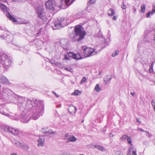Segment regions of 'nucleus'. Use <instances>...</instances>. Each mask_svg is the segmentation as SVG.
Listing matches in <instances>:
<instances>
[{"instance_id":"obj_1","label":"nucleus","mask_w":155,"mask_h":155,"mask_svg":"<svg viewBox=\"0 0 155 155\" xmlns=\"http://www.w3.org/2000/svg\"><path fill=\"white\" fill-rule=\"evenodd\" d=\"M25 110L28 109L30 113L31 119L36 120L38 119L43 112L44 105L41 101L37 100L34 101H31V103H27Z\"/></svg>"},{"instance_id":"obj_2","label":"nucleus","mask_w":155,"mask_h":155,"mask_svg":"<svg viewBox=\"0 0 155 155\" xmlns=\"http://www.w3.org/2000/svg\"><path fill=\"white\" fill-rule=\"evenodd\" d=\"M9 101L17 104L20 108H26L27 106V103H31V100L29 99L25 100L24 97H19L15 94H13L8 95Z\"/></svg>"},{"instance_id":"obj_3","label":"nucleus","mask_w":155,"mask_h":155,"mask_svg":"<svg viewBox=\"0 0 155 155\" xmlns=\"http://www.w3.org/2000/svg\"><path fill=\"white\" fill-rule=\"evenodd\" d=\"M74 36L72 38L73 41L78 42L83 40L86 34L85 31H83V28L81 25H77L74 28Z\"/></svg>"},{"instance_id":"obj_4","label":"nucleus","mask_w":155,"mask_h":155,"mask_svg":"<svg viewBox=\"0 0 155 155\" xmlns=\"http://www.w3.org/2000/svg\"><path fill=\"white\" fill-rule=\"evenodd\" d=\"M35 10L38 18L43 21H45L47 19L44 12V6L40 5L35 7Z\"/></svg>"},{"instance_id":"obj_5","label":"nucleus","mask_w":155,"mask_h":155,"mask_svg":"<svg viewBox=\"0 0 155 155\" xmlns=\"http://www.w3.org/2000/svg\"><path fill=\"white\" fill-rule=\"evenodd\" d=\"M82 50L83 51V53L84 57L87 58L96 53L95 50L91 48L87 47L85 46L82 47Z\"/></svg>"},{"instance_id":"obj_6","label":"nucleus","mask_w":155,"mask_h":155,"mask_svg":"<svg viewBox=\"0 0 155 155\" xmlns=\"http://www.w3.org/2000/svg\"><path fill=\"white\" fill-rule=\"evenodd\" d=\"M1 61L4 67L6 68H8L12 63V61L8 59L7 55L4 54H1Z\"/></svg>"},{"instance_id":"obj_7","label":"nucleus","mask_w":155,"mask_h":155,"mask_svg":"<svg viewBox=\"0 0 155 155\" xmlns=\"http://www.w3.org/2000/svg\"><path fill=\"white\" fill-rule=\"evenodd\" d=\"M26 112H23L20 116V120L21 121L24 123H28L31 119L30 115L31 113L28 109Z\"/></svg>"},{"instance_id":"obj_8","label":"nucleus","mask_w":155,"mask_h":155,"mask_svg":"<svg viewBox=\"0 0 155 155\" xmlns=\"http://www.w3.org/2000/svg\"><path fill=\"white\" fill-rule=\"evenodd\" d=\"M64 18L61 17L58 18L57 20L54 23L52 24V26L53 30H56L58 29H60L63 26L61 23L64 21Z\"/></svg>"},{"instance_id":"obj_9","label":"nucleus","mask_w":155,"mask_h":155,"mask_svg":"<svg viewBox=\"0 0 155 155\" xmlns=\"http://www.w3.org/2000/svg\"><path fill=\"white\" fill-rule=\"evenodd\" d=\"M74 2V0H61V5H59V7L62 9H65L71 4Z\"/></svg>"},{"instance_id":"obj_10","label":"nucleus","mask_w":155,"mask_h":155,"mask_svg":"<svg viewBox=\"0 0 155 155\" xmlns=\"http://www.w3.org/2000/svg\"><path fill=\"white\" fill-rule=\"evenodd\" d=\"M10 130V133H12L15 136L18 135L19 137H21L20 134H22V133L18 129L11 127Z\"/></svg>"},{"instance_id":"obj_11","label":"nucleus","mask_w":155,"mask_h":155,"mask_svg":"<svg viewBox=\"0 0 155 155\" xmlns=\"http://www.w3.org/2000/svg\"><path fill=\"white\" fill-rule=\"evenodd\" d=\"M68 54L69 57H71L74 59L76 60L81 59L84 58V57H82L81 56L80 54L79 53L76 54L73 52H70L68 53Z\"/></svg>"},{"instance_id":"obj_12","label":"nucleus","mask_w":155,"mask_h":155,"mask_svg":"<svg viewBox=\"0 0 155 155\" xmlns=\"http://www.w3.org/2000/svg\"><path fill=\"white\" fill-rule=\"evenodd\" d=\"M41 131L44 134L49 133L53 134L57 133L56 132L54 131L50 128L48 127H43L41 129Z\"/></svg>"},{"instance_id":"obj_13","label":"nucleus","mask_w":155,"mask_h":155,"mask_svg":"<svg viewBox=\"0 0 155 155\" xmlns=\"http://www.w3.org/2000/svg\"><path fill=\"white\" fill-rule=\"evenodd\" d=\"M45 6L47 9L50 10H53L54 9V2L52 0H48L46 3Z\"/></svg>"},{"instance_id":"obj_14","label":"nucleus","mask_w":155,"mask_h":155,"mask_svg":"<svg viewBox=\"0 0 155 155\" xmlns=\"http://www.w3.org/2000/svg\"><path fill=\"white\" fill-rule=\"evenodd\" d=\"M61 46L63 48L67 49L69 44L68 40L67 39H61L60 41Z\"/></svg>"},{"instance_id":"obj_15","label":"nucleus","mask_w":155,"mask_h":155,"mask_svg":"<svg viewBox=\"0 0 155 155\" xmlns=\"http://www.w3.org/2000/svg\"><path fill=\"white\" fill-rule=\"evenodd\" d=\"M127 155H137L136 150H134V148L132 146H130L129 148Z\"/></svg>"},{"instance_id":"obj_16","label":"nucleus","mask_w":155,"mask_h":155,"mask_svg":"<svg viewBox=\"0 0 155 155\" xmlns=\"http://www.w3.org/2000/svg\"><path fill=\"white\" fill-rule=\"evenodd\" d=\"M44 141L45 138L43 137H39L38 140V146H43Z\"/></svg>"},{"instance_id":"obj_17","label":"nucleus","mask_w":155,"mask_h":155,"mask_svg":"<svg viewBox=\"0 0 155 155\" xmlns=\"http://www.w3.org/2000/svg\"><path fill=\"white\" fill-rule=\"evenodd\" d=\"M68 110L71 114L75 113L77 110L76 108L73 105H71L68 108Z\"/></svg>"},{"instance_id":"obj_18","label":"nucleus","mask_w":155,"mask_h":155,"mask_svg":"<svg viewBox=\"0 0 155 155\" xmlns=\"http://www.w3.org/2000/svg\"><path fill=\"white\" fill-rule=\"evenodd\" d=\"M8 79L5 77L2 76L0 77V83L5 84L8 83Z\"/></svg>"},{"instance_id":"obj_19","label":"nucleus","mask_w":155,"mask_h":155,"mask_svg":"<svg viewBox=\"0 0 155 155\" xmlns=\"http://www.w3.org/2000/svg\"><path fill=\"white\" fill-rule=\"evenodd\" d=\"M13 144L15 145L16 147L20 148L22 146V143L19 141L14 140L12 141Z\"/></svg>"},{"instance_id":"obj_20","label":"nucleus","mask_w":155,"mask_h":155,"mask_svg":"<svg viewBox=\"0 0 155 155\" xmlns=\"http://www.w3.org/2000/svg\"><path fill=\"white\" fill-rule=\"evenodd\" d=\"M77 140V138L74 136H71L66 141V143H68L69 142H74Z\"/></svg>"},{"instance_id":"obj_21","label":"nucleus","mask_w":155,"mask_h":155,"mask_svg":"<svg viewBox=\"0 0 155 155\" xmlns=\"http://www.w3.org/2000/svg\"><path fill=\"white\" fill-rule=\"evenodd\" d=\"M112 78L111 76L110 75L106 76L104 78V83L105 84H107L108 82H109Z\"/></svg>"},{"instance_id":"obj_22","label":"nucleus","mask_w":155,"mask_h":155,"mask_svg":"<svg viewBox=\"0 0 155 155\" xmlns=\"http://www.w3.org/2000/svg\"><path fill=\"white\" fill-rule=\"evenodd\" d=\"M6 15L10 20L12 21L13 22H15L17 21L16 19L11 15L9 12H7Z\"/></svg>"},{"instance_id":"obj_23","label":"nucleus","mask_w":155,"mask_h":155,"mask_svg":"<svg viewBox=\"0 0 155 155\" xmlns=\"http://www.w3.org/2000/svg\"><path fill=\"white\" fill-rule=\"evenodd\" d=\"M0 8L6 14H7V12H9L7 10V7L3 4L0 5Z\"/></svg>"},{"instance_id":"obj_24","label":"nucleus","mask_w":155,"mask_h":155,"mask_svg":"<svg viewBox=\"0 0 155 155\" xmlns=\"http://www.w3.org/2000/svg\"><path fill=\"white\" fill-rule=\"evenodd\" d=\"M94 147L96 149H98L101 151H106V149L101 146L98 145H95L94 146Z\"/></svg>"},{"instance_id":"obj_25","label":"nucleus","mask_w":155,"mask_h":155,"mask_svg":"<svg viewBox=\"0 0 155 155\" xmlns=\"http://www.w3.org/2000/svg\"><path fill=\"white\" fill-rule=\"evenodd\" d=\"M145 34L143 36V38L142 40V42L143 43L145 42H149L148 40L147 34H146V32L145 31Z\"/></svg>"},{"instance_id":"obj_26","label":"nucleus","mask_w":155,"mask_h":155,"mask_svg":"<svg viewBox=\"0 0 155 155\" xmlns=\"http://www.w3.org/2000/svg\"><path fill=\"white\" fill-rule=\"evenodd\" d=\"M11 128V127L7 126H4L2 127V129L5 131L8 132L10 133Z\"/></svg>"},{"instance_id":"obj_27","label":"nucleus","mask_w":155,"mask_h":155,"mask_svg":"<svg viewBox=\"0 0 155 155\" xmlns=\"http://www.w3.org/2000/svg\"><path fill=\"white\" fill-rule=\"evenodd\" d=\"M115 12L114 10L113 9L110 8L108 12V15L110 16H112L114 15H115Z\"/></svg>"},{"instance_id":"obj_28","label":"nucleus","mask_w":155,"mask_h":155,"mask_svg":"<svg viewBox=\"0 0 155 155\" xmlns=\"http://www.w3.org/2000/svg\"><path fill=\"white\" fill-rule=\"evenodd\" d=\"M21 145L22 146L20 148H21L25 150H28L29 147L28 146L27 144L25 143H22Z\"/></svg>"},{"instance_id":"obj_29","label":"nucleus","mask_w":155,"mask_h":155,"mask_svg":"<svg viewBox=\"0 0 155 155\" xmlns=\"http://www.w3.org/2000/svg\"><path fill=\"white\" fill-rule=\"evenodd\" d=\"M94 90L97 92H99L101 90V89L99 85L98 84H97L94 88Z\"/></svg>"},{"instance_id":"obj_30","label":"nucleus","mask_w":155,"mask_h":155,"mask_svg":"<svg viewBox=\"0 0 155 155\" xmlns=\"http://www.w3.org/2000/svg\"><path fill=\"white\" fill-rule=\"evenodd\" d=\"M146 8V5L144 4H142L141 6V11L143 13L145 12Z\"/></svg>"},{"instance_id":"obj_31","label":"nucleus","mask_w":155,"mask_h":155,"mask_svg":"<svg viewBox=\"0 0 155 155\" xmlns=\"http://www.w3.org/2000/svg\"><path fill=\"white\" fill-rule=\"evenodd\" d=\"M64 70H67V71L71 73H73V69L72 68H66L65 67L64 68Z\"/></svg>"},{"instance_id":"obj_32","label":"nucleus","mask_w":155,"mask_h":155,"mask_svg":"<svg viewBox=\"0 0 155 155\" xmlns=\"http://www.w3.org/2000/svg\"><path fill=\"white\" fill-rule=\"evenodd\" d=\"M80 94V91L78 90H76L72 93V94L73 95H78Z\"/></svg>"},{"instance_id":"obj_33","label":"nucleus","mask_w":155,"mask_h":155,"mask_svg":"<svg viewBox=\"0 0 155 155\" xmlns=\"http://www.w3.org/2000/svg\"><path fill=\"white\" fill-rule=\"evenodd\" d=\"M0 113H1V114H3L4 115H5L6 116H7L8 117H9L10 118H12L11 116L10 115H9V114H8L7 113H6L2 111H1V112H0Z\"/></svg>"},{"instance_id":"obj_34","label":"nucleus","mask_w":155,"mask_h":155,"mask_svg":"<svg viewBox=\"0 0 155 155\" xmlns=\"http://www.w3.org/2000/svg\"><path fill=\"white\" fill-rule=\"evenodd\" d=\"M129 136H127V135H123L122 138H121V140L122 141H124V140H127L128 138V137H129Z\"/></svg>"},{"instance_id":"obj_35","label":"nucleus","mask_w":155,"mask_h":155,"mask_svg":"<svg viewBox=\"0 0 155 155\" xmlns=\"http://www.w3.org/2000/svg\"><path fill=\"white\" fill-rule=\"evenodd\" d=\"M127 141L128 144H130L131 146L132 145L131 143V138L130 137H128V138L127 139Z\"/></svg>"},{"instance_id":"obj_36","label":"nucleus","mask_w":155,"mask_h":155,"mask_svg":"<svg viewBox=\"0 0 155 155\" xmlns=\"http://www.w3.org/2000/svg\"><path fill=\"white\" fill-rule=\"evenodd\" d=\"M87 80V79L85 77H83V78H82L81 80L80 81V84H82L84 83Z\"/></svg>"},{"instance_id":"obj_37","label":"nucleus","mask_w":155,"mask_h":155,"mask_svg":"<svg viewBox=\"0 0 155 155\" xmlns=\"http://www.w3.org/2000/svg\"><path fill=\"white\" fill-rule=\"evenodd\" d=\"M119 51L118 50H117L115 51L114 53H113L112 54V56L113 57H115V56L117 55L118 54Z\"/></svg>"},{"instance_id":"obj_38","label":"nucleus","mask_w":155,"mask_h":155,"mask_svg":"<svg viewBox=\"0 0 155 155\" xmlns=\"http://www.w3.org/2000/svg\"><path fill=\"white\" fill-rule=\"evenodd\" d=\"M95 2V0H89L87 4H92L94 3Z\"/></svg>"},{"instance_id":"obj_39","label":"nucleus","mask_w":155,"mask_h":155,"mask_svg":"<svg viewBox=\"0 0 155 155\" xmlns=\"http://www.w3.org/2000/svg\"><path fill=\"white\" fill-rule=\"evenodd\" d=\"M145 133H146V135L147 137H150L152 136V135L148 132L146 131H145Z\"/></svg>"},{"instance_id":"obj_40","label":"nucleus","mask_w":155,"mask_h":155,"mask_svg":"<svg viewBox=\"0 0 155 155\" xmlns=\"http://www.w3.org/2000/svg\"><path fill=\"white\" fill-rule=\"evenodd\" d=\"M121 8L122 9H125L126 8V5L124 4V2L122 3Z\"/></svg>"},{"instance_id":"obj_41","label":"nucleus","mask_w":155,"mask_h":155,"mask_svg":"<svg viewBox=\"0 0 155 155\" xmlns=\"http://www.w3.org/2000/svg\"><path fill=\"white\" fill-rule=\"evenodd\" d=\"M42 30V28H40L39 30V31L36 34L37 36H40L41 35V31Z\"/></svg>"},{"instance_id":"obj_42","label":"nucleus","mask_w":155,"mask_h":155,"mask_svg":"<svg viewBox=\"0 0 155 155\" xmlns=\"http://www.w3.org/2000/svg\"><path fill=\"white\" fill-rule=\"evenodd\" d=\"M55 64L59 67H61V64L60 62H57Z\"/></svg>"},{"instance_id":"obj_43","label":"nucleus","mask_w":155,"mask_h":155,"mask_svg":"<svg viewBox=\"0 0 155 155\" xmlns=\"http://www.w3.org/2000/svg\"><path fill=\"white\" fill-rule=\"evenodd\" d=\"M149 71L150 73H152L153 71V67L150 66Z\"/></svg>"},{"instance_id":"obj_44","label":"nucleus","mask_w":155,"mask_h":155,"mask_svg":"<svg viewBox=\"0 0 155 155\" xmlns=\"http://www.w3.org/2000/svg\"><path fill=\"white\" fill-rule=\"evenodd\" d=\"M102 42L103 43H104V45H102V46H103L102 48H103V47H105L107 45V43L104 40L102 41Z\"/></svg>"},{"instance_id":"obj_45","label":"nucleus","mask_w":155,"mask_h":155,"mask_svg":"<svg viewBox=\"0 0 155 155\" xmlns=\"http://www.w3.org/2000/svg\"><path fill=\"white\" fill-rule=\"evenodd\" d=\"M151 104L153 107V108L155 107V102L153 100H152L151 101Z\"/></svg>"},{"instance_id":"obj_46","label":"nucleus","mask_w":155,"mask_h":155,"mask_svg":"<svg viewBox=\"0 0 155 155\" xmlns=\"http://www.w3.org/2000/svg\"><path fill=\"white\" fill-rule=\"evenodd\" d=\"M69 135L68 134H66L65 136V138H64V139L66 140L67 139H68V138H69Z\"/></svg>"},{"instance_id":"obj_47","label":"nucleus","mask_w":155,"mask_h":155,"mask_svg":"<svg viewBox=\"0 0 155 155\" xmlns=\"http://www.w3.org/2000/svg\"><path fill=\"white\" fill-rule=\"evenodd\" d=\"M50 62L52 64H55L56 63L55 61L53 60H51L50 61Z\"/></svg>"},{"instance_id":"obj_48","label":"nucleus","mask_w":155,"mask_h":155,"mask_svg":"<svg viewBox=\"0 0 155 155\" xmlns=\"http://www.w3.org/2000/svg\"><path fill=\"white\" fill-rule=\"evenodd\" d=\"M52 93L55 95L56 97H59V96L54 91H52Z\"/></svg>"},{"instance_id":"obj_49","label":"nucleus","mask_w":155,"mask_h":155,"mask_svg":"<svg viewBox=\"0 0 155 155\" xmlns=\"http://www.w3.org/2000/svg\"><path fill=\"white\" fill-rule=\"evenodd\" d=\"M133 13H135L136 12V8L135 7H133Z\"/></svg>"},{"instance_id":"obj_50","label":"nucleus","mask_w":155,"mask_h":155,"mask_svg":"<svg viewBox=\"0 0 155 155\" xmlns=\"http://www.w3.org/2000/svg\"><path fill=\"white\" fill-rule=\"evenodd\" d=\"M150 15V12H149L148 13H147V15H146L147 17V18L149 17Z\"/></svg>"},{"instance_id":"obj_51","label":"nucleus","mask_w":155,"mask_h":155,"mask_svg":"<svg viewBox=\"0 0 155 155\" xmlns=\"http://www.w3.org/2000/svg\"><path fill=\"white\" fill-rule=\"evenodd\" d=\"M150 12L151 15H153L154 13H155V11L152 10L151 12Z\"/></svg>"},{"instance_id":"obj_52","label":"nucleus","mask_w":155,"mask_h":155,"mask_svg":"<svg viewBox=\"0 0 155 155\" xmlns=\"http://www.w3.org/2000/svg\"><path fill=\"white\" fill-rule=\"evenodd\" d=\"M109 135L110 137H112L114 136L113 134L111 133H110Z\"/></svg>"},{"instance_id":"obj_53","label":"nucleus","mask_w":155,"mask_h":155,"mask_svg":"<svg viewBox=\"0 0 155 155\" xmlns=\"http://www.w3.org/2000/svg\"><path fill=\"white\" fill-rule=\"evenodd\" d=\"M117 19V17L116 16H114L113 17V19L114 20H116Z\"/></svg>"},{"instance_id":"obj_54","label":"nucleus","mask_w":155,"mask_h":155,"mask_svg":"<svg viewBox=\"0 0 155 155\" xmlns=\"http://www.w3.org/2000/svg\"><path fill=\"white\" fill-rule=\"evenodd\" d=\"M139 129L140 130V131L142 132H145V131H145L143 129H142L141 128H139Z\"/></svg>"},{"instance_id":"obj_55","label":"nucleus","mask_w":155,"mask_h":155,"mask_svg":"<svg viewBox=\"0 0 155 155\" xmlns=\"http://www.w3.org/2000/svg\"><path fill=\"white\" fill-rule=\"evenodd\" d=\"M154 62L155 61H153L151 64V65L150 66H151V67H153V65L154 64Z\"/></svg>"},{"instance_id":"obj_56","label":"nucleus","mask_w":155,"mask_h":155,"mask_svg":"<svg viewBox=\"0 0 155 155\" xmlns=\"http://www.w3.org/2000/svg\"><path fill=\"white\" fill-rule=\"evenodd\" d=\"M130 94L133 96H134L135 95V93L134 92H131Z\"/></svg>"},{"instance_id":"obj_57","label":"nucleus","mask_w":155,"mask_h":155,"mask_svg":"<svg viewBox=\"0 0 155 155\" xmlns=\"http://www.w3.org/2000/svg\"><path fill=\"white\" fill-rule=\"evenodd\" d=\"M141 74L142 76H143V77H147V76L145 74H144L143 73H141Z\"/></svg>"},{"instance_id":"obj_58","label":"nucleus","mask_w":155,"mask_h":155,"mask_svg":"<svg viewBox=\"0 0 155 155\" xmlns=\"http://www.w3.org/2000/svg\"><path fill=\"white\" fill-rule=\"evenodd\" d=\"M10 155H17V154L15 153H12Z\"/></svg>"},{"instance_id":"obj_59","label":"nucleus","mask_w":155,"mask_h":155,"mask_svg":"<svg viewBox=\"0 0 155 155\" xmlns=\"http://www.w3.org/2000/svg\"><path fill=\"white\" fill-rule=\"evenodd\" d=\"M0 38H1V39H3L4 38V36L3 35H1Z\"/></svg>"},{"instance_id":"obj_60","label":"nucleus","mask_w":155,"mask_h":155,"mask_svg":"<svg viewBox=\"0 0 155 155\" xmlns=\"http://www.w3.org/2000/svg\"><path fill=\"white\" fill-rule=\"evenodd\" d=\"M152 10L155 11V6H153V8Z\"/></svg>"},{"instance_id":"obj_61","label":"nucleus","mask_w":155,"mask_h":155,"mask_svg":"<svg viewBox=\"0 0 155 155\" xmlns=\"http://www.w3.org/2000/svg\"><path fill=\"white\" fill-rule=\"evenodd\" d=\"M65 59L67 60H68L69 59V58L68 57L66 56H65Z\"/></svg>"},{"instance_id":"obj_62","label":"nucleus","mask_w":155,"mask_h":155,"mask_svg":"<svg viewBox=\"0 0 155 155\" xmlns=\"http://www.w3.org/2000/svg\"><path fill=\"white\" fill-rule=\"evenodd\" d=\"M14 2H20L21 0H13Z\"/></svg>"},{"instance_id":"obj_63","label":"nucleus","mask_w":155,"mask_h":155,"mask_svg":"<svg viewBox=\"0 0 155 155\" xmlns=\"http://www.w3.org/2000/svg\"><path fill=\"white\" fill-rule=\"evenodd\" d=\"M137 122H139V123H140V121H139V119L138 118L137 119Z\"/></svg>"},{"instance_id":"obj_64","label":"nucleus","mask_w":155,"mask_h":155,"mask_svg":"<svg viewBox=\"0 0 155 155\" xmlns=\"http://www.w3.org/2000/svg\"><path fill=\"white\" fill-rule=\"evenodd\" d=\"M102 73V71H100L98 75H101V74Z\"/></svg>"}]
</instances>
